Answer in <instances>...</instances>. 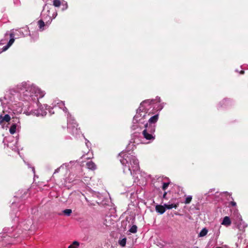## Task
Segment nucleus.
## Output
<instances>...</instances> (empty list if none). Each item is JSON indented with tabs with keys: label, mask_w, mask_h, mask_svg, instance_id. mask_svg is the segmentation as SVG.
<instances>
[{
	"label": "nucleus",
	"mask_w": 248,
	"mask_h": 248,
	"mask_svg": "<svg viewBox=\"0 0 248 248\" xmlns=\"http://www.w3.org/2000/svg\"><path fill=\"white\" fill-rule=\"evenodd\" d=\"M137 231V227L136 225H133L129 230L131 233H136Z\"/></svg>",
	"instance_id": "nucleus-20"
},
{
	"label": "nucleus",
	"mask_w": 248,
	"mask_h": 248,
	"mask_svg": "<svg viewBox=\"0 0 248 248\" xmlns=\"http://www.w3.org/2000/svg\"><path fill=\"white\" fill-rule=\"evenodd\" d=\"M126 238H124L122 240H120L119 242V244L122 247H124L126 245Z\"/></svg>",
	"instance_id": "nucleus-18"
},
{
	"label": "nucleus",
	"mask_w": 248,
	"mask_h": 248,
	"mask_svg": "<svg viewBox=\"0 0 248 248\" xmlns=\"http://www.w3.org/2000/svg\"><path fill=\"white\" fill-rule=\"evenodd\" d=\"M221 224L229 226L231 224V221L229 217H225L223 218V220L222 221V222L221 223Z\"/></svg>",
	"instance_id": "nucleus-14"
},
{
	"label": "nucleus",
	"mask_w": 248,
	"mask_h": 248,
	"mask_svg": "<svg viewBox=\"0 0 248 248\" xmlns=\"http://www.w3.org/2000/svg\"><path fill=\"white\" fill-rule=\"evenodd\" d=\"M46 12H47V13H49V10H47Z\"/></svg>",
	"instance_id": "nucleus-30"
},
{
	"label": "nucleus",
	"mask_w": 248,
	"mask_h": 248,
	"mask_svg": "<svg viewBox=\"0 0 248 248\" xmlns=\"http://www.w3.org/2000/svg\"><path fill=\"white\" fill-rule=\"evenodd\" d=\"M155 210L157 212L159 213L160 214H163L166 211V208L165 207V205H157L155 206Z\"/></svg>",
	"instance_id": "nucleus-12"
},
{
	"label": "nucleus",
	"mask_w": 248,
	"mask_h": 248,
	"mask_svg": "<svg viewBox=\"0 0 248 248\" xmlns=\"http://www.w3.org/2000/svg\"><path fill=\"white\" fill-rule=\"evenodd\" d=\"M167 192H165L163 195V199H165L166 200H168V198L167 197Z\"/></svg>",
	"instance_id": "nucleus-26"
},
{
	"label": "nucleus",
	"mask_w": 248,
	"mask_h": 248,
	"mask_svg": "<svg viewBox=\"0 0 248 248\" xmlns=\"http://www.w3.org/2000/svg\"><path fill=\"white\" fill-rule=\"evenodd\" d=\"M240 73L241 74H243L244 73V71H243V70H241V71H240Z\"/></svg>",
	"instance_id": "nucleus-28"
},
{
	"label": "nucleus",
	"mask_w": 248,
	"mask_h": 248,
	"mask_svg": "<svg viewBox=\"0 0 248 248\" xmlns=\"http://www.w3.org/2000/svg\"><path fill=\"white\" fill-rule=\"evenodd\" d=\"M41 18L42 19L38 20L37 22V25L40 30L43 31L44 30L45 26H48L50 24L52 19L47 14H45V12L42 13Z\"/></svg>",
	"instance_id": "nucleus-6"
},
{
	"label": "nucleus",
	"mask_w": 248,
	"mask_h": 248,
	"mask_svg": "<svg viewBox=\"0 0 248 248\" xmlns=\"http://www.w3.org/2000/svg\"><path fill=\"white\" fill-rule=\"evenodd\" d=\"M15 41V35L13 33L6 32L3 38L0 40V45L5 44L7 42V44L4 46L0 50V53L7 50L9 47L13 44Z\"/></svg>",
	"instance_id": "nucleus-4"
},
{
	"label": "nucleus",
	"mask_w": 248,
	"mask_h": 248,
	"mask_svg": "<svg viewBox=\"0 0 248 248\" xmlns=\"http://www.w3.org/2000/svg\"><path fill=\"white\" fill-rule=\"evenodd\" d=\"M11 120V117L8 114H6L4 116L2 115H0V124L4 128V122H9Z\"/></svg>",
	"instance_id": "nucleus-10"
},
{
	"label": "nucleus",
	"mask_w": 248,
	"mask_h": 248,
	"mask_svg": "<svg viewBox=\"0 0 248 248\" xmlns=\"http://www.w3.org/2000/svg\"><path fill=\"white\" fill-rule=\"evenodd\" d=\"M229 206H236V203L234 201H231L229 203Z\"/></svg>",
	"instance_id": "nucleus-25"
},
{
	"label": "nucleus",
	"mask_w": 248,
	"mask_h": 248,
	"mask_svg": "<svg viewBox=\"0 0 248 248\" xmlns=\"http://www.w3.org/2000/svg\"><path fill=\"white\" fill-rule=\"evenodd\" d=\"M79 243L77 241H74L72 244L70 245L68 248H78Z\"/></svg>",
	"instance_id": "nucleus-17"
},
{
	"label": "nucleus",
	"mask_w": 248,
	"mask_h": 248,
	"mask_svg": "<svg viewBox=\"0 0 248 248\" xmlns=\"http://www.w3.org/2000/svg\"><path fill=\"white\" fill-rule=\"evenodd\" d=\"M23 30L26 31V34H28L29 31H28V29L27 28H22V29H20V32H23Z\"/></svg>",
	"instance_id": "nucleus-24"
},
{
	"label": "nucleus",
	"mask_w": 248,
	"mask_h": 248,
	"mask_svg": "<svg viewBox=\"0 0 248 248\" xmlns=\"http://www.w3.org/2000/svg\"><path fill=\"white\" fill-rule=\"evenodd\" d=\"M162 108L163 106L160 105L157 107V110L155 113L150 111L148 113L146 112V114H143L140 117V120L142 118H149L148 122L144 125L145 129L142 132L143 137L147 140H153L155 139L154 133L155 130V124L159 118L158 111Z\"/></svg>",
	"instance_id": "nucleus-1"
},
{
	"label": "nucleus",
	"mask_w": 248,
	"mask_h": 248,
	"mask_svg": "<svg viewBox=\"0 0 248 248\" xmlns=\"http://www.w3.org/2000/svg\"><path fill=\"white\" fill-rule=\"evenodd\" d=\"M229 102V101L227 100V99H224L223 100H222L220 103V105L221 106H222L223 105H225V104H228Z\"/></svg>",
	"instance_id": "nucleus-23"
},
{
	"label": "nucleus",
	"mask_w": 248,
	"mask_h": 248,
	"mask_svg": "<svg viewBox=\"0 0 248 248\" xmlns=\"http://www.w3.org/2000/svg\"><path fill=\"white\" fill-rule=\"evenodd\" d=\"M63 213L65 215L69 216L72 213V210L70 209H65L63 211Z\"/></svg>",
	"instance_id": "nucleus-19"
},
{
	"label": "nucleus",
	"mask_w": 248,
	"mask_h": 248,
	"mask_svg": "<svg viewBox=\"0 0 248 248\" xmlns=\"http://www.w3.org/2000/svg\"><path fill=\"white\" fill-rule=\"evenodd\" d=\"M86 166L88 169L93 170H95L96 168L95 164L92 161L87 162Z\"/></svg>",
	"instance_id": "nucleus-15"
},
{
	"label": "nucleus",
	"mask_w": 248,
	"mask_h": 248,
	"mask_svg": "<svg viewBox=\"0 0 248 248\" xmlns=\"http://www.w3.org/2000/svg\"><path fill=\"white\" fill-rule=\"evenodd\" d=\"M192 199V197L191 196H187L186 199V200L185 201V204L189 203L191 202Z\"/></svg>",
	"instance_id": "nucleus-21"
},
{
	"label": "nucleus",
	"mask_w": 248,
	"mask_h": 248,
	"mask_svg": "<svg viewBox=\"0 0 248 248\" xmlns=\"http://www.w3.org/2000/svg\"><path fill=\"white\" fill-rule=\"evenodd\" d=\"M119 156L122 157L120 160L124 167V172H127L126 169L127 168L128 171L130 172V174L134 175V172L140 170L138 160L134 155L127 152H122L119 154Z\"/></svg>",
	"instance_id": "nucleus-2"
},
{
	"label": "nucleus",
	"mask_w": 248,
	"mask_h": 248,
	"mask_svg": "<svg viewBox=\"0 0 248 248\" xmlns=\"http://www.w3.org/2000/svg\"><path fill=\"white\" fill-rule=\"evenodd\" d=\"M34 93L38 98H42L45 95L44 92L38 88L34 89Z\"/></svg>",
	"instance_id": "nucleus-13"
},
{
	"label": "nucleus",
	"mask_w": 248,
	"mask_h": 248,
	"mask_svg": "<svg viewBox=\"0 0 248 248\" xmlns=\"http://www.w3.org/2000/svg\"><path fill=\"white\" fill-rule=\"evenodd\" d=\"M176 198H173L171 199L168 204H164L166 209H171L173 208L175 209L177 208L179 205V202H176Z\"/></svg>",
	"instance_id": "nucleus-8"
},
{
	"label": "nucleus",
	"mask_w": 248,
	"mask_h": 248,
	"mask_svg": "<svg viewBox=\"0 0 248 248\" xmlns=\"http://www.w3.org/2000/svg\"><path fill=\"white\" fill-rule=\"evenodd\" d=\"M15 123L12 124L9 129V132L11 134H14L16 132L17 127L19 126L18 124L20 123L19 120L17 118L15 119Z\"/></svg>",
	"instance_id": "nucleus-9"
},
{
	"label": "nucleus",
	"mask_w": 248,
	"mask_h": 248,
	"mask_svg": "<svg viewBox=\"0 0 248 248\" xmlns=\"http://www.w3.org/2000/svg\"><path fill=\"white\" fill-rule=\"evenodd\" d=\"M160 102L161 99L159 97H156L155 99H147L142 101L137 111L136 114L134 117V120L136 122L140 121V117L143 114L148 113L152 108H154L155 105Z\"/></svg>",
	"instance_id": "nucleus-3"
},
{
	"label": "nucleus",
	"mask_w": 248,
	"mask_h": 248,
	"mask_svg": "<svg viewBox=\"0 0 248 248\" xmlns=\"http://www.w3.org/2000/svg\"><path fill=\"white\" fill-rule=\"evenodd\" d=\"M67 129L68 132L74 136H77L81 134L78 124L74 119L70 118L67 121Z\"/></svg>",
	"instance_id": "nucleus-5"
},
{
	"label": "nucleus",
	"mask_w": 248,
	"mask_h": 248,
	"mask_svg": "<svg viewBox=\"0 0 248 248\" xmlns=\"http://www.w3.org/2000/svg\"><path fill=\"white\" fill-rule=\"evenodd\" d=\"M43 1H44L45 2H47L48 1V0H43Z\"/></svg>",
	"instance_id": "nucleus-29"
},
{
	"label": "nucleus",
	"mask_w": 248,
	"mask_h": 248,
	"mask_svg": "<svg viewBox=\"0 0 248 248\" xmlns=\"http://www.w3.org/2000/svg\"><path fill=\"white\" fill-rule=\"evenodd\" d=\"M53 5L56 7H60L61 5L63 6V7L62 8V10H64L65 9H66L67 8V3L63 4V2H61L60 0H53Z\"/></svg>",
	"instance_id": "nucleus-11"
},
{
	"label": "nucleus",
	"mask_w": 248,
	"mask_h": 248,
	"mask_svg": "<svg viewBox=\"0 0 248 248\" xmlns=\"http://www.w3.org/2000/svg\"><path fill=\"white\" fill-rule=\"evenodd\" d=\"M170 184V183L169 182H168V183H163V185H162V189L163 190H165L167 187H168L169 185Z\"/></svg>",
	"instance_id": "nucleus-22"
},
{
	"label": "nucleus",
	"mask_w": 248,
	"mask_h": 248,
	"mask_svg": "<svg viewBox=\"0 0 248 248\" xmlns=\"http://www.w3.org/2000/svg\"><path fill=\"white\" fill-rule=\"evenodd\" d=\"M208 232V230L206 228H204L202 230V231L200 232V233L199 234V237H203L205 236Z\"/></svg>",
	"instance_id": "nucleus-16"
},
{
	"label": "nucleus",
	"mask_w": 248,
	"mask_h": 248,
	"mask_svg": "<svg viewBox=\"0 0 248 248\" xmlns=\"http://www.w3.org/2000/svg\"><path fill=\"white\" fill-rule=\"evenodd\" d=\"M63 111H64L65 112H67V110H67V108L65 107H64V108H63Z\"/></svg>",
	"instance_id": "nucleus-27"
},
{
	"label": "nucleus",
	"mask_w": 248,
	"mask_h": 248,
	"mask_svg": "<svg viewBox=\"0 0 248 248\" xmlns=\"http://www.w3.org/2000/svg\"><path fill=\"white\" fill-rule=\"evenodd\" d=\"M237 218V221L235 222V224L237 225V227L239 230L244 231L247 227V224L243 221L242 217L240 215H238Z\"/></svg>",
	"instance_id": "nucleus-7"
}]
</instances>
